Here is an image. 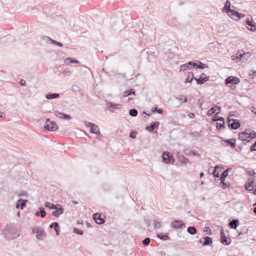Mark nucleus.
Segmentation results:
<instances>
[{
	"label": "nucleus",
	"mask_w": 256,
	"mask_h": 256,
	"mask_svg": "<svg viewBox=\"0 0 256 256\" xmlns=\"http://www.w3.org/2000/svg\"><path fill=\"white\" fill-rule=\"evenodd\" d=\"M256 138V132H250L248 133L246 132H242L238 134V138L240 140L242 141H246L250 142L252 139Z\"/></svg>",
	"instance_id": "1"
},
{
	"label": "nucleus",
	"mask_w": 256,
	"mask_h": 256,
	"mask_svg": "<svg viewBox=\"0 0 256 256\" xmlns=\"http://www.w3.org/2000/svg\"><path fill=\"white\" fill-rule=\"evenodd\" d=\"M84 124L86 127L90 128V132L91 134H96L98 137L102 136L100 132L98 126L95 124L90 122H84Z\"/></svg>",
	"instance_id": "2"
},
{
	"label": "nucleus",
	"mask_w": 256,
	"mask_h": 256,
	"mask_svg": "<svg viewBox=\"0 0 256 256\" xmlns=\"http://www.w3.org/2000/svg\"><path fill=\"white\" fill-rule=\"evenodd\" d=\"M32 232L33 234H36V238L39 240H42L46 237V234L41 227H34L32 228Z\"/></svg>",
	"instance_id": "3"
},
{
	"label": "nucleus",
	"mask_w": 256,
	"mask_h": 256,
	"mask_svg": "<svg viewBox=\"0 0 256 256\" xmlns=\"http://www.w3.org/2000/svg\"><path fill=\"white\" fill-rule=\"evenodd\" d=\"M227 124L228 128L230 130H236L240 126L239 120L230 118V117L227 118Z\"/></svg>",
	"instance_id": "4"
},
{
	"label": "nucleus",
	"mask_w": 256,
	"mask_h": 256,
	"mask_svg": "<svg viewBox=\"0 0 256 256\" xmlns=\"http://www.w3.org/2000/svg\"><path fill=\"white\" fill-rule=\"evenodd\" d=\"M44 128L48 131L52 132L58 129V126L54 121H51L49 118H47L44 126Z\"/></svg>",
	"instance_id": "5"
},
{
	"label": "nucleus",
	"mask_w": 256,
	"mask_h": 256,
	"mask_svg": "<svg viewBox=\"0 0 256 256\" xmlns=\"http://www.w3.org/2000/svg\"><path fill=\"white\" fill-rule=\"evenodd\" d=\"M162 160L165 164H170L174 162L172 155L168 151L164 152L162 156Z\"/></svg>",
	"instance_id": "6"
},
{
	"label": "nucleus",
	"mask_w": 256,
	"mask_h": 256,
	"mask_svg": "<svg viewBox=\"0 0 256 256\" xmlns=\"http://www.w3.org/2000/svg\"><path fill=\"white\" fill-rule=\"evenodd\" d=\"M220 242L222 244L224 245H229L231 243V239L226 236L224 230H220Z\"/></svg>",
	"instance_id": "7"
},
{
	"label": "nucleus",
	"mask_w": 256,
	"mask_h": 256,
	"mask_svg": "<svg viewBox=\"0 0 256 256\" xmlns=\"http://www.w3.org/2000/svg\"><path fill=\"white\" fill-rule=\"evenodd\" d=\"M240 82V80L239 78L234 76H230L228 77L225 80V83L226 84H238Z\"/></svg>",
	"instance_id": "8"
},
{
	"label": "nucleus",
	"mask_w": 256,
	"mask_h": 256,
	"mask_svg": "<svg viewBox=\"0 0 256 256\" xmlns=\"http://www.w3.org/2000/svg\"><path fill=\"white\" fill-rule=\"evenodd\" d=\"M220 111L221 107L215 105L208 110L207 114L208 116H212L214 114H218L220 113Z\"/></svg>",
	"instance_id": "9"
},
{
	"label": "nucleus",
	"mask_w": 256,
	"mask_h": 256,
	"mask_svg": "<svg viewBox=\"0 0 256 256\" xmlns=\"http://www.w3.org/2000/svg\"><path fill=\"white\" fill-rule=\"evenodd\" d=\"M56 208H54L55 210L52 212V215L55 217L58 218L60 214L64 213V208L60 204H56Z\"/></svg>",
	"instance_id": "10"
},
{
	"label": "nucleus",
	"mask_w": 256,
	"mask_h": 256,
	"mask_svg": "<svg viewBox=\"0 0 256 256\" xmlns=\"http://www.w3.org/2000/svg\"><path fill=\"white\" fill-rule=\"evenodd\" d=\"M195 68V61H190L180 66V71H184L186 70Z\"/></svg>",
	"instance_id": "11"
},
{
	"label": "nucleus",
	"mask_w": 256,
	"mask_h": 256,
	"mask_svg": "<svg viewBox=\"0 0 256 256\" xmlns=\"http://www.w3.org/2000/svg\"><path fill=\"white\" fill-rule=\"evenodd\" d=\"M248 182H245L244 188L246 190L250 192L254 190V179L250 178L248 179Z\"/></svg>",
	"instance_id": "12"
},
{
	"label": "nucleus",
	"mask_w": 256,
	"mask_h": 256,
	"mask_svg": "<svg viewBox=\"0 0 256 256\" xmlns=\"http://www.w3.org/2000/svg\"><path fill=\"white\" fill-rule=\"evenodd\" d=\"M172 227L176 229L182 228L183 226L185 227V224L180 220H174L171 224Z\"/></svg>",
	"instance_id": "13"
},
{
	"label": "nucleus",
	"mask_w": 256,
	"mask_h": 256,
	"mask_svg": "<svg viewBox=\"0 0 256 256\" xmlns=\"http://www.w3.org/2000/svg\"><path fill=\"white\" fill-rule=\"evenodd\" d=\"M28 202V200H24L23 198H20L16 204V208H20L21 210H24V208L26 206V203Z\"/></svg>",
	"instance_id": "14"
},
{
	"label": "nucleus",
	"mask_w": 256,
	"mask_h": 256,
	"mask_svg": "<svg viewBox=\"0 0 256 256\" xmlns=\"http://www.w3.org/2000/svg\"><path fill=\"white\" fill-rule=\"evenodd\" d=\"M92 218L95 222L98 224H102L104 222V220L101 217V214L98 213L93 214Z\"/></svg>",
	"instance_id": "15"
},
{
	"label": "nucleus",
	"mask_w": 256,
	"mask_h": 256,
	"mask_svg": "<svg viewBox=\"0 0 256 256\" xmlns=\"http://www.w3.org/2000/svg\"><path fill=\"white\" fill-rule=\"evenodd\" d=\"M246 22L248 26H250V28H248L249 30L251 32H255L256 30V23L252 19L250 20L249 18H246Z\"/></svg>",
	"instance_id": "16"
},
{
	"label": "nucleus",
	"mask_w": 256,
	"mask_h": 256,
	"mask_svg": "<svg viewBox=\"0 0 256 256\" xmlns=\"http://www.w3.org/2000/svg\"><path fill=\"white\" fill-rule=\"evenodd\" d=\"M160 125L159 122H152L150 123V126H148L146 127V130L152 132L156 128H158Z\"/></svg>",
	"instance_id": "17"
},
{
	"label": "nucleus",
	"mask_w": 256,
	"mask_h": 256,
	"mask_svg": "<svg viewBox=\"0 0 256 256\" xmlns=\"http://www.w3.org/2000/svg\"><path fill=\"white\" fill-rule=\"evenodd\" d=\"M204 240H202V239L199 240V242L202 244L203 246H210L212 243V238L209 236H204L203 238Z\"/></svg>",
	"instance_id": "18"
},
{
	"label": "nucleus",
	"mask_w": 256,
	"mask_h": 256,
	"mask_svg": "<svg viewBox=\"0 0 256 256\" xmlns=\"http://www.w3.org/2000/svg\"><path fill=\"white\" fill-rule=\"evenodd\" d=\"M54 114L57 117H58L60 118L66 120H70L72 119V118L70 115L64 114L62 112H59L58 110L54 112Z\"/></svg>",
	"instance_id": "19"
},
{
	"label": "nucleus",
	"mask_w": 256,
	"mask_h": 256,
	"mask_svg": "<svg viewBox=\"0 0 256 256\" xmlns=\"http://www.w3.org/2000/svg\"><path fill=\"white\" fill-rule=\"evenodd\" d=\"M222 142L226 143V144H222V146H230L231 148H234L236 146V139L235 138H230L227 140L222 139Z\"/></svg>",
	"instance_id": "20"
},
{
	"label": "nucleus",
	"mask_w": 256,
	"mask_h": 256,
	"mask_svg": "<svg viewBox=\"0 0 256 256\" xmlns=\"http://www.w3.org/2000/svg\"><path fill=\"white\" fill-rule=\"evenodd\" d=\"M208 68V65L202 63L200 60H195V68L204 69Z\"/></svg>",
	"instance_id": "21"
},
{
	"label": "nucleus",
	"mask_w": 256,
	"mask_h": 256,
	"mask_svg": "<svg viewBox=\"0 0 256 256\" xmlns=\"http://www.w3.org/2000/svg\"><path fill=\"white\" fill-rule=\"evenodd\" d=\"M122 106V104L113 103L112 102H109L108 103V108L109 110H110V108L114 110H118Z\"/></svg>",
	"instance_id": "22"
},
{
	"label": "nucleus",
	"mask_w": 256,
	"mask_h": 256,
	"mask_svg": "<svg viewBox=\"0 0 256 256\" xmlns=\"http://www.w3.org/2000/svg\"><path fill=\"white\" fill-rule=\"evenodd\" d=\"M228 15L236 16L238 18V20H240L241 18H244L245 16L244 14L240 13L234 10L228 14Z\"/></svg>",
	"instance_id": "23"
},
{
	"label": "nucleus",
	"mask_w": 256,
	"mask_h": 256,
	"mask_svg": "<svg viewBox=\"0 0 256 256\" xmlns=\"http://www.w3.org/2000/svg\"><path fill=\"white\" fill-rule=\"evenodd\" d=\"M230 5H231V4H230V0H226L225 2L224 9V12H226L228 14L230 12H231L233 10L230 8Z\"/></svg>",
	"instance_id": "24"
},
{
	"label": "nucleus",
	"mask_w": 256,
	"mask_h": 256,
	"mask_svg": "<svg viewBox=\"0 0 256 256\" xmlns=\"http://www.w3.org/2000/svg\"><path fill=\"white\" fill-rule=\"evenodd\" d=\"M239 224V220L238 219H233L230 222L231 228L236 229Z\"/></svg>",
	"instance_id": "25"
},
{
	"label": "nucleus",
	"mask_w": 256,
	"mask_h": 256,
	"mask_svg": "<svg viewBox=\"0 0 256 256\" xmlns=\"http://www.w3.org/2000/svg\"><path fill=\"white\" fill-rule=\"evenodd\" d=\"M48 100H52L60 98V94L58 93H49L46 96Z\"/></svg>",
	"instance_id": "26"
},
{
	"label": "nucleus",
	"mask_w": 256,
	"mask_h": 256,
	"mask_svg": "<svg viewBox=\"0 0 256 256\" xmlns=\"http://www.w3.org/2000/svg\"><path fill=\"white\" fill-rule=\"evenodd\" d=\"M218 170H221L220 166H216L214 170L212 172V174L214 178H220V172Z\"/></svg>",
	"instance_id": "27"
},
{
	"label": "nucleus",
	"mask_w": 256,
	"mask_h": 256,
	"mask_svg": "<svg viewBox=\"0 0 256 256\" xmlns=\"http://www.w3.org/2000/svg\"><path fill=\"white\" fill-rule=\"evenodd\" d=\"M232 170V168H227L226 170L222 172V173L221 174V176H220V181L221 182H224V181H225V179L228 176V172Z\"/></svg>",
	"instance_id": "28"
},
{
	"label": "nucleus",
	"mask_w": 256,
	"mask_h": 256,
	"mask_svg": "<svg viewBox=\"0 0 256 256\" xmlns=\"http://www.w3.org/2000/svg\"><path fill=\"white\" fill-rule=\"evenodd\" d=\"M193 73L192 72H188L187 74V77L185 80L184 82L188 83L191 82L192 80L194 79Z\"/></svg>",
	"instance_id": "29"
},
{
	"label": "nucleus",
	"mask_w": 256,
	"mask_h": 256,
	"mask_svg": "<svg viewBox=\"0 0 256 256\" xmlns=\"http://www.w3.org/2000/svg\"><path fill=\"white\" fill-rule=\"evenodd\" d=\"M46 38L48 41L50 42L52 44L58 46H63L61 42H57L54 40H52V38H50L48 36H46Z\"/></svg>",
	"instance_id": "30"
},
{
	"label": "nucleus",
	"mask_w": 256,
	"mask_h": 256,
	"mask_svg": "<svg viewBox=\"0 0 256 256\" xmlns=\"http://www.w3.org/2000/svg\"><path fill=\"white\" fill-rule=\"evenodd\" d=\"M156 236L163 240H166L170 239V237L166 234L160 233L156 234Z\"/></svg>",
	"instance_id": "31"
},
{
	"label": "nucleus",
	"mask_w": 256,
	"mask_h": 256,
	"mask_svg": "<svg viewBox=\"0 0 256 256\" xmlns=\"http://www.w3.org/2000/svg\"><path fill=\"white\" fill-rule=\"evenodd\" d=\"M204 73H202L200 77L199 78H195L194 80L196 82V84L198 85H201L204 84Z\"/></svg>",
	"instance_id": "32"
},
{
	"label": "nucleus",
	"mask_w": 256,
	"mask_h": 256,
	"mask_svg": "<svg viewBox=\"0 0 256 256\" xmlns=\"http://www.w3.org/2000/svg\"><path fill=\"white\" fill-rule=\"evenodd\" d=\"M136 95L135 91L133 88H130V90L126 91L124 94L123 95L124 98H126L130 95Z\"/></svg>",
	"instance_id": "33"
},
{
	"label": "nucleus",
	"mask_w": 256,
	"mask_h": 256,
	"mask_svg": "<svg viewBox=\"0 0 256 256\" xmlns=\"http://www.w3.org/2000/svg\"><path fill=\"white\" fill-rule=\"evenodd\" d=\"M178 160L182 162V164H186L189 162L188 160V158H186L182 154H180V155L178 156Z\"/></svg>",
	"instance_id": "34"
},
{
	"label": "nucleus",
	"mask_w": 256,
	"mask_h": 256,
	"mask_svg": "<svg viewBox=\"0 0 256 256\" xmlns=\"http://www.w3.org/2000/svg\"><path fill=\"white\" fill-rule=\"evenodd\" d=\"M187 232L190 234L194 235L196 233V230L195 227L193 226H190L187 228Z\"/></svg>",
	"instance_id": "35"
},
{
	"label": "nucleus",
	"mask_w": 256,
	"mask_h": 256,
	"mask_svg": "<svg viewBox=\"0 0 256 256\" xmlns=\"http://www.w3.org/2000/svg\"><path fill=\"white\" fill-rule=\"evenodd\" d=\"M44 206L46 208H48L50 210H54L56 208V204H54L50 202H46L44 204Z\"/></svg>",
	"instance_id": "36"
},
{
	"label": "nucleus",
	"mask_w": 256,
	"mask_h": 256,
	"mask_svg": "<svg viewBox=\"0 0 256 256\" xmlns=\"http://www.w3.org/2000/svg\"><path fill=\"white\" fill-rule=\"evenodd\" d=\"M151 110L152 112H157L159 114H162L164 112L162 108H158L157 106L152 108Z\"/></svg>",
	"instance_id": "37"
},
{
	"label": "nucleus",
	"mask_w": 256,
	"mask_h": 256,
	"mask_svg": "<svg viewBox=\"0 0 256 256\" xmlns=\"http://www.w3.org/2000/svg\"><path fill=\"white\" fill-rule=\"evenodd\" d=\"M102 190L105 192H108L111 190V186L108 184H104L102 186Z\"/></svg>",
	"instance_id": "38"
},
{
	"label": "nucleus",
	"mask_w": 256,
	"mask_h": 256,
	"mask_svg": "<svg viewBox=\"0 0 256 256\" xmlns=\"http://www.w3.org/2000/svg\"><path fill=\"white\" fill-rule=\"evenodd\" d=\"M129 114L131 116H136L138 115V111L135 108H132L129 110Z\"/></svg>",
	"instance_id": "39"
},
{
	"label": "nucleus",
	"mask_w": 256,
	"mask_h": 256,
	"mask_svg": "<svg viewBox=\"0 0 256 256\" xmlns=\"http://www.w3.org/2000/svg\"><path fill=\"white\" fill-rule=\"evenodd\" d=\"M216 129L218 130H221L225 128V122L224 120L222 122V123L219 124L218 122L216 123Z\"/></svg>",
	"instance_id": "40"
},
{
	"label": "nucleus",
	"mask_w": 256,
	"mask_h": 256,
	"mask_svg": "<svg viewBox=\"0 0 256 256\" xmlns=\"http://www.w3.org/2000/svg\"><path fill=\"white\" fill-rule=\"evenodd\" d=\"M38 210L40 213V216L41 218H44L46 216V212L44 210V209L43 207H40L38 208Z\"/></svg>",
	"instance_id": "41"
},
{
	"label": "nucleus",
	"mask_w": 256,
	"mask_h": 256,
	"mask_svg": "<svg viewBox=\"0 0 256 256\" xmlns=\"http://www.w3.org/2000/svg\"><path fill=\"white\" fill-rule=\"evenodd\" d=\"M49 228L54 230L59 228L58 224L56 222H53L50 224Z\"/></svg>",
	"instance_id": "42"
},
{
	"label": "nucleus",
	"mask_w": 256,
	"mask_h": 256,
	"mask_svg": "<svg viewBox=\"0 0 256 256\" xmlns=\"http://www.w3.org/2000/svg\"><path fill=\"white\" fill-rule=\"evenodd\" d=\"M224 121V119L223 117L220 116H216L214 118H212V122H216V121Z\"/></svg>",
	"instance_id": "43"
},
{
	"label": "nucleus",
	"mask_w": 256,
	"mask_h": 256,
	"mask_svg": "<svg viewBox=\"0 0 256 256\" xmlns=\"http://www.w3.org/2000/svg\"><path fill=\"white\" fill-rule=\"evenodd\" d=\"M154 228H158L161 226V222L156 220H154Z\"/></svg>",
	"instance_id": "44"
},
{
	"label": "nucleus",
	"mask_w": 256,
	"mask_h": 256,
	"mask_svg": "<svg viewBox=\"0 0 256 256\" xmlns=\"http://www.w3.org/2000/svg\"><path fill=\"white\" fill-rule=\"evenodd\" d=\"M71 90H72L73 92H78L80 90V88L77 85H73L72 86Z\"/></svg>",
	"instance_id": "45"
},
{
	"label": "nucleus",
	"mask_w": 256,
	"mask_h": 256,
	"mask_svg": "<svg viewBox=\"0 0 256 256\" xmlns=\"http://www.w3.org/2000/svg\"><path fill=\"white\" fill-rule=\"evenodd\" d=\"M73 232L79 235H82L84 234V231L82 230H80L76 228H74Z\"/></svg>",
	"instance_id": "46"
},
{
	"label": "nucleus",
	"mask_w": 256,
	"mask_h": 256,
	"mask_svg": "<svg viewBox=\"0 0 256 256\" xmlns=\"http://www.w3.org/2000/svg\"><path fill=\"white\" fill-rule=\"evenodd\" d=\"M176 99L180 101H182L184 102H186L188 101V98L186 96H184V95H181L179 98H176Z\"/></svg>",
	"instance_id": "47"
},
{
	"label": "nucleus",
	"mask_w": 256,
	"mask_h": 256,
	"mask_svg": "<svg viewBox=\"0 0 256 256\" xmlns=\"http://www.w3.org/2000/svg\"><path fill=\"white\" fill-rule=\"evenodd\" d=\"M150 242V238H146L144 240H143L142 243L144 246H147L149 244Z\"/></svg>",
	"instance_id": "48"
},
{
	"label": "nucleus",
	"mask_w": 256,
	"mask_h": 256,
	"mask_svg": "<svg viewBox=\"0 0 256 256\" xmlns=\"http://www.w3.org/2000/svg\"><path fill=\"white\" fill-rule=\"evenodd\" d=\"M221 183L222 184V188L223 189H225L226 188H228L230 187V183L227 184V183L225 182L224 181L221 182Z\"/></svg>",
	"instance_id": "49"
},
{
	"label": "nucleus",
	"mask_w": 256,
	"mask_h": 256,
	"mask_svg": "<svg viewBox=\"0 0 256 256\" xmlns=\"http://www.w3.org/2000/svg\"><path fill=\"white\" fill-rule=\"evenodd\" d=\"M62 73L64 75V76H68L70 74H71V72L70 70V69L68 68H66L63 72H62Z\"/></svg>",
	"instance_id": "50"
},
{
	"label": "nucleus",
	"mask_w": 256,
	"mask_h": 256,
	"mask_svg": "<svg viewBox=\"0 0 256 256\" xmlns=\"http://www.w3.org/2000/svg\"><path fill=\"white\" fill-rule=\"evenodd\" d=\"M137 132L134 131L131 132L129 136L132 138H136V134Z\"/></svg>",
	"instance_id": "51"
},
{
	"label": "nucleus",
	"mask_w": 256,
	"mask_h": 256,
	"mask_svg": "<svg viewBox=\"0 0 256 256\" xmlns=\"http://www.w3.org/2000/svg\"><path fill=\"white\" fill-rule=\"evenodd\" d=\"M66 60L67 61L69 60V62H68L69 63H78L79 62L78 60H76V59H72L70 58H68L66 59Z\"/></svg>",
	"instance_id": "52"
},
{
	"label": "nucleus",
	"mask_w": 256,
	"mask_h": 256,
	"mask_svg": "<svg viewBox=\"0 0 256 256\" xmlns=\"http://www.w3.org/2000/svg\"><path fill=\"white\" fill-rule=\"evenodd\" d=\"M190 135L192 136H196L198 137L200 136V132H193L190 133Z\"/></svg>",
	"instance_id": "53"
},
{
	"label": "nucleus",
	"mask_w": 256,
	"mask_h": 256,
	"mask_svg": "<svg viewBox=\"0 0 256 256\" xmlns=\"http://www.w3.org/2000/svg\"><path fill=\"white\" fill-rule=\"evenodd\" d=\"M204 232H208L210 234H212L211 230L208 226H205L204 228Z\"/></svg>",
	"instance_id": "54"
},
{
	"label": "nucleus",
	"mask_w": 256,
	"mask_h": 256,
	"mask_svg": "<svg viewBox=\"0 0 256 256\" xmlns=\"http://www.w3.org/2000/svg\"><path fill=\"white\" fill-rule=\"evenodd\" d=\"M246 174L251 176H254L255 174H256V173L254 170H248Z\"/></svg>",
	"instance_id": "55"
},
{
	"label": "nucleus",
	"mask_w": 256,
	"mask_h": 256,
	"mask_svg": "<svg viewBox=\"0 0 256 256\" xmlns=\"http://www.w3.org/2000/svg\"><path fill=\"white\" fill-rule=\"evenodd\" d=\"M250 151H256V142L251 146Z\"/></svg>",
	"instance_id": "56"
},
{
	"label": "nucleus",
	"mask_w": 256,
	"mask_h": 256,
	"mask_svg": "<svg viewBox=\"0 0 256 256\" xmlns=\"http://www.w3.org/2000/svg\"><path fill=\"white\" fill-rule=\"evenodd\" d=\"M249 76L254 78V76H256V71L252 70L251 73L249 74Z\"/></svg>",
	"instance_id": "57"
},
{
	"label": "nucleus",
	"mask_w": 256,
	"mask_h": 256,
	"mask_svg": "<svg viewBox=\"0 0 256 256\" xmlns=\"http://www.w3.org/2000/svg\"><path fill=\"white\" fill-rule=\"evenodd\" d=\"M152 24H153V22L151 20H150L146 22L145 26H148V25H150L148 26L150 27V26H152Z\"/></svg>",
	"instance_id": "58"
},
{
	"label": "nucleus",
	"mask_w": 256,
	"mask_h": 256,
	"mask_svg": "<svg viewBox=\"0 0 256 256\" xmlns=\"http://www.w3.org/2000/svg\"><path fill=\"white\" fill-rule=\"evenodd\" d=\"M210 76H206L205 74H204V83L208 80H209Z\"/></svg>",
	"instance_id": "59"
},
{
	"label": "nucleus",
	"mask_w": 256,
	"mask_h": 256,
	"mask_svg": "<svg viewBox=\"0 0 256 256\" xmlns=\"http://www.w3.org/2000/svg\"><path fill=\"white\" fill-rule=\"evenodd\" d=\"M248 54H245L244 52L243 53V54H240L239 56L240 57V58H244V59H246V56Z\"/></svg>",
	"instance_id": "60"
},
{
	"label": "nucleus",
	"mask_w": 256,
	"mask_h": 256,
	"mask_svg": "<svg viewBox=\"0 0 256 256\" xmlns=\"http://www.w3.org/2000/svg\"><path fill=\"white\" fill-rule=\"evenodd\" d=\"M20 84L21 85V86H26V81L24 80H21L20 82Z\"/></svg>",
	"instance_id": "61"
},
{
	"label": "nucleus",
	"mask_w": 256,
	"mask_h": 256,
	"mask_svg": "<svg viewBox=\"0 0 256 256\" xmlns=\"http://www.w3.org/2000/svg\"><path fill=\"white\" fill-rule=\"evenodd\" d=\"M188 116H190V118H194L195 114L194 113L190 112L188 114Z\"/></svg>",
	"instance_id": "62"
},
{
	"label": "nucleus",
	"mask_w": 256,
	"mask_h": 256,
	"mask_svg": "<svg viewBox=\"0 0 256 256\" xmlns=\"http://www.w3.org/2000/svg\"><path fill=\"white\" fill-rule=\"evenodd\" d=\"M6 116V114L4 112H0V118H4Z\"/></svg>",
	"instance_id": "63"
},
{
	"label": "nucleus",
	"mask_w": 256,
	"mask_h": 256,
	"mask_svg": "<svg viewBox=\"0 0 256 256\" xmlns=\"http://www.w3.org/2000/svg\"><path fill=\"white\" fill-rule=\"evenodd\" d=\"M77 224H83V220H77Z\"/></svg>",
	"instance_id": "64"
}]
</instances>
